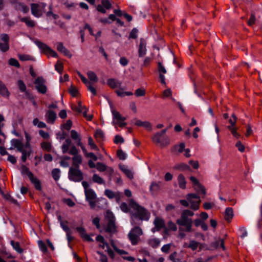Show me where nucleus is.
I'll list each match as a JSON object with an SVG mask.
<instances>
[{"instance_id":"obj_1","label":"nucleus","mask_w":262,"mask_h":262,"mask_svg":"<svg viewBox=\"0 0 262 262\" xmlns=\"http://www.w3.org/2000/svg\"><path fill=\"white\" fill-rule=\"evenodd\" d=\"M129 207L133 210L131 214V223L133 225H141L143 221H148L150 213L144 207L139 205L134 200L129 202Z\"/></svg>"},{"instance_id":"obj_2","label":"nucleus","mask_w":262,"mask_h":262,"mask_svg":"<svg viewBox=\"0 0 262 262\" xmlns=\"http://www.w3.org/2000/svg\"><path fill=\"white\" fill-rule=\"evenodd\" d=\"M194 213L190 210H184L181 215V217L177 220V223L180 226L185 227L184 230L186 232H191L192 227V220L189 216H193Z\"/></svg>"},{"instance_id":"obj_3","label":"nucleus","mask_w":262,"mask_h":262,"mask_svg":"<svg viewBox=\"0 0 262 262\" xmlns=\"http://www.w3.org/2000/svg\"><path fill=\"white\" fill-rule=\"evenodd\" d=\"M11 147L10 149L16 148L18 151L22 154L21 159L25 162L28 156L31 153V148H25L21 144V141L18 139H13L11 141Z\"/></svg>"},{"instance_id":"obj_4","label":"nucleus","mask_w":262,"mask_h":262,"mask_svg":"<svg viewBox=\"0 0 262 262\" xmlns=\"http://www.w3.org/2000/svg\"><path fill=\"white\" fill-rule=\"evenodd\" d=\"M111 112L113 116L112 124L114 125H118L123 127L126 125L125 122V117H123L119 112L114 110L112 107H111Z\"/></svg>"},{"instance_id":"obj_5","label":"nucleus","mask_w":262,"mask_h":262,"mask_svg":"<svg viewBox=\"0 0 262 262\" xmlns=\"http://www.w3.org/2000/svg\"><path fill=\"white\" fill-rule=\"evenodd\" d=\"M186 197L189 203L190 208L193 210H198L201 203L200 196L194 193H189Z\"/></svg>"},{"instance_id":"obj_6","label":"nucleus","mask_w":262,"mask_h":262,"mask_svg":"<svg viewBox=\"0 0 262 262\" xmlns=\"http://www.w3.org/2000/svg\"><path fill=\"white\" fill-rule=\"evenodd\" d=\"M34 43L38 47L41 53L53 57H57V54L45 43L39 40L34 41Z\"/></svg>"},{"instance_id":"obj_7","label":"nucleus","mask_w":262,"mask_h":262,"mask_svg":"<svg viewBox=\"0 0 262 262\" xmlns=\"http://www.w3.org/2000/svg\"><path fill=\"white\" fill-rule=\"evenodd\" d=\"M143 234L142 229L139 227L133 228L128 233V237L132 244L134 245L138 244L140 236Z\"/></svg>"},{"instance_id":"obj_8","label":"nucleus","mask_w":262,"mask_h":262,"mask_svg":"<svg viewBox=\"0 0 262 262\" xmlns=\"http://www.w3.org/2000/svg\"><path fill=\"white\" fill-rule=\"evenodd\" d=\"M152 141L156 144L160 146H165L170 144V140L168 137L162 135L159 132H157L152 137Z\"/></svg>"},{"instance_id":"obj_9","label":"nucleus","mask_w":262,"mask_h":262,"mask_svg":"<svg viewBox=\"0 0 262 262\" xmlns=\"http://www.w3.org/2000/svg\"><path fill=\"white\" fill-rule=\"evenodd\" d=\"M46 4L43 3L32 4L31 5V13L36 17H40L45 12Z\"/></svg>"},{"instance_id":"obj_10","label":"nucleus","mask_w":262,"mask_h":262,"mask_svg":"<svg viewBox=\"0 0 262 262\" xmlns=\"http://www.w3.org/2000/svg\"><path fill=\"white\" fill-rule=\"evenodd\" d=\"M105 219L108 222L106 231L110 232H114L116 231V226L115 223V217L113 213L110 211H107L105 215Z\"/></svg>"},{"instance_id":"obj_11","label":"nucleus","mask_w":262,"mask_h":262,"mask_svg":"<svg viewBox=\"0 0 262 262\" xmlns=\"http://www.w3.org/2000/svg\"><path fill=\"white\" fill-rule=\"evenodd\" d=\"M69 154L73 156L72 160L73 165L75 167L74 168H79L80 165L82 163V157L78 154V150L75 146L73 145L69 151Z\"/></svg>"},{"instance_id":"obj_12","label":"nucleus","mask_w":262,"mask_h":262,"mask_svg":"<svg viewBox=\"0 0 262 262\" xmlns=\"http://www.w3.org/2000/svg\"><path fill=\"white\" fill-rule=\"evenodd\" d=\"M69 178L72 181L79 182L82 180L83 174L78 168L70 167L69 171Z\"/></svg>"},{"instance_id":"obj_13","label":"nucleus","mask_w":262,"mask_h":262,"mask_svg":"<svg viewBox=\"0 0 262 262\" xmlns=\"http://www.w3.org/2000/svg\"><path fill=\"white\" fill-rule=\"evenodd\" d=\"M86 200L89 202L91 207L94 208L97 201V195L95 192L92 189L84 191Z\"/></svg>"},{"instance_id":"obj_14","label":"nucleus","mask_w":262,"mask_h":262,"mask_svg":"<svg viewBox=\"0 0 262 262\" xmlns=\"http://www.w3.org/2000/svg\"><path fill=\"white\" fill-rule=\"evenodd\" d=\"M96 241L100 242L99 247L102 249L106 248V251L107 252L108 255L113 258L115 257V254L113 251L110 248L109 245L105 242L103 237L101 235H98L96 237Z\"/></svg>"},{"instance_id":"obj_15","label":"nucleus","mask_w":262,"mask_h":262,"mask_svg":"<svg viewBox=\"0 0 262 262\" xmlns=\"http://www.w3.org/2000/svg\"><path fill=\"white\" fill-rule=\"evenodd\" d=\"M35 86L37 91L41 94L47 92V87L45 85V80L42 77H38L35 81Z\"/></svg>"},{"instance_id":"obj_16","label":"nucleus","mask_w":262,"mask_h":262,"mask_svg":"<svg viewBox=\"0 0 262 262\" xmlns=\"http://www.w3.org/2000/svg\"><path fill=\"white\" fill-rule=\"evenodd\" d=\"M204 244L200 243L195 240H190L189 243H185L184 247L185 248H189L192 251L195 250L198 248L201 251L204 248Z\"/></svg>"},{"instance_id":"obj_17","label":"nucleus","mask_w":262,"mask_h":262,"mask_svg":"<svg viewBox=\"0 0 262 262\" xmlns=\"http://www.w3.org/2000/svg\"><path fill=\"white\" fill-rule=\"evenodd\" d=\"M190 181L193 183L194 189L199 194H205L206 191L204 187L199 182L198 180L194 177L190 178Z\"/></svg>"},{"instance_id":"obj_18","label":"nucleus","mask_w":262,"mask_h":262,"mask_svg":"<svg viewBox=\"0 0 262 262\" xmlns=\"http://www.w3.org/2000/svg\"><path fill=\"white\" fill-rule=\"evenodd\" d=\"M57 49L59 52L63 54L64 55L70 58L72 57L71 53L67 49H66V48L63 46L62 43L58 42L57 43Z\"/></svg>"},{"instance_id":"obj_19","label":"nucleus","mask_w":262,"mask_h":262,"mask_svg":"<svg viewBox=\"0 0 262 262\" xmlns=\"http://www.w3.org/2000/svg\"><path fill=\"white\" fill-rule=\"evenodd\" d=\"M45 117L48 123H53L56 118V114L52 111H48L47 112Z\"/></svg>"},{"instance_id":"obj_20","label":"nucleus","mask_w":262,"mask_h":262,"mask_svg":"<svg viewBox=\"0 0 262 262\" xmlns=\"http://www.w3.org/2000/svg\"><path fill=\"white\" fill-rule=\"evenodd\" d=\"M146 43L144 39L141 38L140 41L139 48V56L142 57L146 54Z\"/></svg>"},{"instance_id":"obj_21","label":"nucleus","mask_w":262,"mask_h":262,"mask_svg":"<svg viewBox=\"0 0 262 262\" xmlns=\"http://www.w3.org/2000/svg\"><path fill=\"white\" fill-rule=\"evenodd\" d=\"M72 141L70 139H67L65 141L63 142L61 146V150L63 154L68 152L70 151L71 148L73 146H72Z\"/></svg>"},{"instance_id":"obj_22","label":"nucleus","mask_w":262,"mask_h":262,"mask_svg":"<svg viewBox=\"0 0 262 262\" xmlns=\"http://www.w3.org/2000/svg\"><path fill=\"white\" fill-rule=\"evenodd\" d=\"M135 124L138 126H142L148 130L152 129L151 124L148 121H142L140 120H136Z\"/></svg>"},{"instance_id":"obj_23","label":"nucleus","mask_w":262,"mask_h":262,"mask_svg":"<svg viewBox=\"0 0 262 262\" xmlns=\"http://www.w3.org/2000/svg\"><path fill=\"white\" fill-rule=\"evenodd\" d=\"M158 70L160 73V79L161 82L162 83L165 84V76L163 74H165L166 73V70L164 68V67L159 62L158 63Z\"/></svg>"},{"instance_id":"obj_24","label":"nucleus","mask_w":262,"mask_h":262,"mask_svg":"<svg viewBox=\"0 0 262 262\" xmlns=\"http://www.w3.org/2000/svg\"><path fill=\"white\" fill-rule=\"evenodd\" d=\"M120 169L124 173L126 177L129 179L134 178V173L131 170L128 169L127 166L124 165L119 166Z\"/></svg>"},{"instance_id":"obj_25","label":"nucleus","mask_w":262,"mask_h":262,"mask_svg":"<svg viewBox=\"0 0 262 262\" xmlns=\"http://www.w3.org/2000/svg\"><path fill=\"white\" fill-rule=\"evenodd\" d=\"M77 231L81 235V237L85 241L91 242L93 241V239L86 233L85 230L82 227H77L76 228Z\"/></svg>"},{"instance_id":"obj_26","label":"nucleus","mask_w":262,"mask_h":262,"mask_svg":"<svg viewBox=\"0 0 262 262\" xmlns=\"http://www.w3.org/2000/svg\"><path fill=\"white\" fill-rule=\"evenodd\" d=\"M71 137L76 142L78 145L80 146L82 145L80 136L76 130H72L71 131Z\"/></svg>"},{"instance_id":"obj_27","label":"nucleus","mask_w":262,"mask_h":262,"mask_svg":"<svg viewBox=\"0 0 262 262\" xmlns=\"http://www.w3.org/2000/svg\"><path fill=\"white\" fill-rule=\"evenodd\" d=\"M14 7L17 10L21 11L24 13H26L28 12L29 11V8L23 3H16Z\"/></svg>"},{"instance_id":"obj_28","label":"nucleus","mask_w":262,"mask_h":262,"mask_svg":"<svg viewBox=\"0 0 262 262\" xmlns=\"http://www.w3.org/2000/svg\"><path fill=\"white\" fill-rule=\"evenodd\" d=\"M0 94L4 97H8L9 96V92L8 91L4 83L0 80Z\"/></svg>"},{"instance_id":"obj_29","label":"nucleus","mask_w":262,"mask_h":262,"mask_svg":"<svg viewBox=\"0 0 262 262\" xmlns=\"http://www.w3.org/2000/svg\"><path fill=\"white\" fill-rule=\"evenodd\" d=\"M29 179H30V181L31 182V183L34 185L35 188L37 190H41V184H40V181H39V180L38 179L34 177V176L33 175L31 177H30L29 178Z\"/></svg>"},{"instance_id":"obj_30","label":"nucleus","mask_w":262,"mask_h":262,"mask_svg":"<svg viewBox=\"0 0 262 262\" xmlns=\"http://www.w3.org/2000/svg\"><path fill=\"white\" fill-rule=\"evenodd\" d=\"M107 84L112 88H116L121 85V82L115 79H109L107 81Z\"/></svg>"},{"instance_id":"obj_31","label":"nucleus","mask_w":262,"mask_h":262,"mask_svg":"<svg viewBox=\"0 0 262 262\" xmlns=\"http://www.w3.org/2000/svg\"><path fill=\"white\" fill-rule=\"evenodd\" d=\"M87 76L91 82L95 83L98 81V78L96 74L92 71L87 72Z\"/></svg>"},{"instance_id":"obj_32","label":"nucleus","mask_w":262,"mask_h":262,"mask_svg":"<svg viewBox=\"0 0 262 262\" xmlns=\"http://www.w3.org/2000/svg\"><path fill=\"white\" fill-rule=\"evenodd\" d=\"M233 216V211L232 208H227L225 213V219L227 221H230Z\"/></svg>"},{"instance_id":"obj_33","label":"nucleus","mask_w":262,"mask_h":262,"mask_svg":"<svg viewBox=\"0 0 262 262\" xmlns=\"http://www.w3.org/2000/svg\"><path fill=\"white\" fill-rule=\"evenodd\" d=\"M154 224L155 226V229H156L157 230H160L164 225L163 220L162 219H161L160 218H158V217L156 218V219L154 221Z\"/></svg>"},{"instance_id":"obj_34","label":"nucleus","mask_w":262,"mask_h":262,"mask_svg":"<svg viewBox=\"0 0 262 262\" xmlns=\"http://www.w3.org/2000/svg\"><path fill=\"white\" fill-rule=\"evenodd\" d=\"M72 108L74 111L82 114L83 111L86 110V107L83 106L81 102H79L77 105L73 106Z\"/></svg>"},{"instance_id":"obj_35","label":"nucleus","mask_w":262,"mask_h":262,"mask_svg":"<svg viewBox=\"0 0 262 262\" xmlns=\"http://www.w3.org/2000/svg\"><path fill=\"white\" fill-rule=\"evenodd\" d=\"M25 138L26 140V143L25 144H24L21 141V144L23 145V146H24L25 148H31V145L30 143V142L31 140V138L30 135L26 132H25Z\"/></svg>"},{"instance_id":"obj_36","label":"nucleus","mask_w":262,"mask_h":262,"mask_svg":"<svg viewBox=\"0 0 262 262\" xmlns=\"http://www.w3.org/2000/svg\"><path fill=\"white\" fill-rule=\"evenodd\" d=\"M92 180L94 182L99 184H104L105 182L104 180L97 174H94L92 177Z\"/></svg>"},{"instance_id":"obj_37","label":"nucleus","mask_w":262,"mask_h":262,"mask_svg":"<svg viewBox=\"0 0 262 262\" xmlns=\"http://www.w3.org/2000/svg\"><path fill=\"white\" fill-rule=\"evenodd\" d=\"M20 171L21 173L23 174L27 175L29 179L33 175V173L31 171H30L28 168H27L26 166L24 165H22L21 166Z\"/></svg>"},{"instance_id":"obj_38","label":"nucleus","mask_w":262,"mask_h":262,"mask_svg":"<svg viewBox=\"0 0 262 262\" xmlns=\"http://www.w3.org/2000/svg\"><path fill=\"white\" fill-rule=\"evenodd\" d=\"M148 244L150 246L154 248L158 247L160 244V241L158 238H151L148 241Z\"/></svg>"},{"instance_id":"obj_39","label":"nucleus","mask_w":262,"mask_h":262,"mask_svg":"<svg viewBox=\"0 0 262 262\" xmlns=\"http://www.w3.org/2000/svg\"><path fill=\"white\" fill-rule=\"evenodd\" d=\"M179 185L181 188H185L186 187V181L183 175L180 174L178 176Z\"/></svg>"},{"instance_id":"obj_40","label":"nucleus","mask_w":262,"mask_h":262,"mask_svg":"<svg viewBox=\"0 0 262 262\" xmlns=\"http://www.w3.org/2000/svg\"><path fill=\"white\" fill-rule=\"evenodd\" d=\"M117 95L121 97L125 96H131L133 95V93L130 92H125L122 89H119L116 91Z\"/></svg>"},{"instance_id":"obj_41","label":"nucleus","mask_w":262,"mask_h":262,"mask_svg":"<svg viewBox=\"0 0 262 262\" xmlns=\"http://www.w3.org/2000/svg\"><path fill=\"white\" fill-rule=\"evenodd\" d=\"M160 189V185L156 182H152L150 186V191L153 194L155 192L158 191Z\"/></svg>"},{"instance_id":"obj_42","label":"nucleus","mask_w":262,"mask_h":262,"mask_svg":"<svg viewBox=\"0 0 262 262\" xmlns=\"http://www.w3.org/2000/svg\"><path fill=\"white\" fill-rule=\"evenodd\" d=\"M33 124L34 126H37L39 128H45L46 127V124L42 121H39L37 118L34 119Z\"/></svg>"},{"instance_id":"obj_43","label":"nucleus","mask_w":262,"mask_h":262,"mask_svg":"<svg viewBox=\"0 0 262 262\" xmlns=\"http://www.w3.org/2000/svg\"><path fill=\"white\" fill-rule=\"evenodd\" d=\"M52 174L55 181L59 180L60 177V171L59 169H54L52 171Z\"/></svg>"},{"instance_id":"obj_44","label":"nucleus","mask_w":262,"mask_h":262,"mask_svg":"<svg viewBox=\"0 0 262 262\" xmlns=\"http://www.w3.org/2000/svg\"><path fill=\"white\" fill-rule=\"evenodd\" d=\"M21 20L25 22L27 26L33 27L35 26V23L32 20L29 19L28 18L24 17L21 18Z\"/></svg>"},{"instance_id":"obj_45","label":"nucleus","mask_w":262,"mask_h":262,"mask_svg":"<svg viewBox=\"0 0 262 262\" xmlns=\"http://www.w3.org/2000/svg\"><path fill=\"white\" fill-rule=\"evenodd\" d=\"M41 147L42 149L47 150L48 151L51 150V144L49 142H43L41 144Z\"/></svg>"},{"instance_id":"obj_46","label":"nucleus","mask_w":262,"mask_h":262,"mask_svg":"<svg viewBox=\"0 0 262 262\" xmlns=\"http://www.w3.org/2000/svg\"><path fill=\"white\" fill-rule=\"evenodd\" d=\"M11 245L13 248L18 252L21 253L22 249L20 248L19 243L18 242H15L14 241L11 242Z\"/></svg>"},{"instance_id":"obj_47","label":"nucleus","mask_w":262,"mask_h":262,"mask_svg":"<svg viewBox=\"0 0 262 262\" xmlns=\"http://www.w3.org/2000/svg\"><path fill=\"white\" fill-rule=\"evenodd\" d=\"M228 128L231 131L233 136L236 138H238L241 136L240 135L236 132V129L234 127L232 126H228Z\"/></svg>"},{"instance_id":"obj_48","label":"nucleus","mask_w":262,"mask_h":262,"mask_svg":"<svg viewBox=\"0 0 262 262\" xmlns=\"http://www.w3.org/2000/svg\"><path fill=\"white\" fill-rule=\"evenodd\" d=\"M214 244H215V247H216V248L220 247L221 248H222L223 250L225 249V247L224 245V241L222 239H220L218 241H216L215 242Z\"/></svg>"},{"instance_id":"obj_49","label":"nucleus","mask_w":262,"mask_h":262,"mask_svg":"<svg viewBox=\"0 0 262 262\" xmlns=\"http://www.w3.org/2000/svg\"><path fill=\"white\" fill-rule=\"evenodd\" d=\"M18 58L21 61H27L33 60V58L28 55L26 54H19Z\"/></svg>"},{"instance_id":"obj_50","label":"nucleus","mask_w":262,"mask_h":262,"mask_svg":"<svg viewBox=\"0 0 262 262\" xmlns=\"http://www.w3.org/2000/svg\"><path fill=\"white\" fill-rule=\"evenodd\" d=\"M145 95V90L144 89L140 88L136 90L135 95L136 97L144 96Z\"/></svg>"},{"instance_id":"obj_51","label":"nucleus","mask_w":262,"mask_h":262,"mask_svg":"<svg viewBox=\"0 0 262 262\" xmlns=\"http://www.w3.org/2000/svg\"><path fill=\"white\" fill-rule=\"evenodd\" d=\"M95 137L98 139H101L103 138L104 134L102 130L97 129L95 133Z\"/></svg>"},{"instance_id":"obj_52","label":"nucleus","mask_w":262,"mask_h":262,"mask_svg":"<svg viewBox=\"0 0 262 262\" xmlns=\"http://www.w3.org/2000/svg\"><path fill=\"white\" fill-rule=\"evenodd\" d=\"M9 63L10 66H14L17 68L19 67V63L18 61L15 58H10L9 60Z\"/></svg>"},{"instance_id":"obj_53","label":"nucleus","mask_w":262,"mask_h":262,"mask_svg":"<svg viewBox=\"0 0 262 262\" xmlns=\"http://www.w3.org/2000/svg\"><path fill=\"white\" fill-rule=\"evenodd\" d=\"M96 168L99 171H104L106 169V166L101 163H98L96 164Z\"/></svg>"},{"instance_id":"obj_54","label":"nucleus","mask_w":262,"mask_h":262,"mask_svg":"<svg viewBox=\"0 0 262 262\" xmlns=\"http://www.w3.org/2000/svg\"><path fill=\"white\" fill-rule=\"evenodd\" d=\"M88 144L92 149L95 150L98 149L97 146L96 145L94 142L93 141V139L91 137H89L88 138Z\"/></svg>"},{"instance_id":"obj_55","label":"nucleus","mask_w":262,"mask_h":262,"mask_svg":"<svg viewBox=\"0 0 262 262\" xmlns=\"http://www.w3.org/2000/svg\"><path fill=\"white\" fill-rule=\"evenodd\" d=\"M77 73L79 77L80 78L82 81L86 85H88L91 83L83 75H82L79 71L77 72Z\"/></svg>"},{"instance_id":"obj_56","label":"nucleus","mask_w":262,"mask_h":262,"mask_svg":"<svg viewBox=\"0 0 262 262\" xmlns=\"http://www.w3.org/2000/svg\"><path fill=\"white\" fill-rule=\"evenodd\" d=\"M55 70L59 73H61L62 69H63V65L62 63L59 61H58L56 64L55 66Z\"/></svg>"},{"instance_id":"obj_57","label":"nucleus","mask_w":262,"mask_h":262,"mask_svg":"<svg viewBox=\"0 0 262 262\" xmlns=\"http://www.w3.org/2000/svg\"><path fill=\"white\" fill-rule=\"evenodd\" d=\"M167 227L168 229L171 230L172 231H176L177 229V227L176 224L172 222H169L167 223Z\"/></svg>"},{"instance_id":"obj_58","label":"nucleus","mask_w":262,"mask_h":262,"mask_svg":"<svg viewBox=\"0 0 262 262\" xmlns=\"http://www.w3.org/2000/svg\"><path fill=\"white\" fill-rule=\"evenodd\" d=\"M101 3L106 9H109L111 8L112 5L108 0H102Z\"/></svg>"},{"instance_id":"obj_59","label":"nucleus","mask_w":262,"mask_h":262,"mask_svg":"<svg viewBox=\"0 0 262 262\" xmlns=\"http://www.w3.org/2000/svg\"><path fill=\"white\" fill-rule=\"evenodd\" d=\"M105 194L110 199H113L116 196L115 193L109 189L105 190Z\"/></svg>"},{"instance_id":"obj_60","label":"nucleus","mask_w":262,"mask_h":262,"mask_svg":"<svg viewBox=\"0 0 262 262\" xmlns=\"http://www.w3.org/2000/svg\"><path fill=\"white\" fill-rule=\"evenodd\" d=\"M17 85H18V86L19 90L21 92H25L26 91V85L25 84V83H24V82L22 80H19L17 82Z\"/></svg>"},{"instance_id":"obj_61","label":"nucleus","mask_w":262,"mask_h":262,"mask_svg":"<svg viewBox=\"0 0 262 262\" xmlns=\"http://www.w3.org/2000/svg\"><path fill=\"white\" fill-rule=\"evenodd\" d=\"M9 48V45L7 42H4V43H0V50L2 52H6L8 50Z\"/></svg>"},{"instance_id":"obj_62","label":"nucleus","mask_w":262,"mask_h":262,"mask_svg":"<svg viewBox=\"0 0 262 262\" xmlns=\"http://www.w3.org/2000/svg\"><path fill=\"white\" fill-rule=\"evenodd\" d=\"M171 95H172V94H171V91L170 89H167L165 90V91H164L163 93V98H165L171 97Z\"/></svg>"},{"instance_id":"obj_63","label":"nucleus","mask_w":262,"mask_h":262,"mask_svg":"<svg viewBox=\"0 0 262 262\" xmlns=\"http://www.w3.org/2000/svg\"><path fill=\"white\" fill-rule=\"evenodd\" d=\"M114 142L116 144L123 143L124 142V139L121 136L119 135H116L115 137Z\"/></svg>"},{"instance_id":"obj_64","label":"nucleus","mask_w":262,"mask_h":262,"mask_svg":"<svg viewBox=\"0 0 262 262\" xmlns=\"http://www.w3.org/2000/svg\"><path fill=\"white\" fill-rule=\"evenodd\" d=\"M117 156L121 160H124L126 159V155L122 150H119L117 151Z\"/></svg>"}]
</instances>
